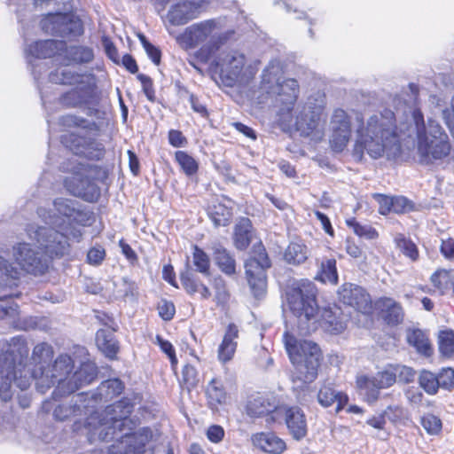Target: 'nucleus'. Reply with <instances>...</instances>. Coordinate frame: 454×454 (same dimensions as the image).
Instances as JSON below:
<instances>
[{
    "mask_svg": "<svg viewBox=\"0 0 454 454\" xmlns=\"http://www.w3.org/2000/svg\"><path fill=\"white\" fill-rule=\"evenodd\" d=\"M394 369L393 364H389L374 375L380 389L389 388L396 383Z\"/></svg>",
    "mask_w": 454,
    "mask_h": 454,
    "instance_id": "45",
    "label": "nucleus"
},
{
    "mask_svg": "<svg viewBox=\"0 0 454 454\" xmlns=\"http://www.w3.org/2000/svg\"><path fill=\"white\" fill-rule=\"evenodd\" d=\"M376 308L383 322L389 326L401 325L404 319V310L400 302L391 297L382 296L376 301Z\"/></svg>",
    "mask_w": 454,
    "mask_h": 454,
    "instance_id": "20",
    "label": "nucleus"
},
{
    "mask_svg": "<svg viewBox=\"0 0 454 454\" xmlns=\"http://www.w3.org/2000/svg\"><path fill=\"white\" fill-rule=\"evenodd\" d=\"M372 198L378 203L380 215L387 216L390 214L404 215L416 210L415 203L403 195H387L372 193Z\"/></svg>",
    "mask_w": 454,
    "mask_h": 454,
    "instance_id": "15",
    "label": "nucleus"
},
{
    "mask_svg": "<svg viewBox=\"0 0 454 454\" xmlns=\"http://www.w3.org/2000/svg\"><path fill=\"white\" fill-rule=\"evenodd\" d=\"M393 366L396 381L408 384L414 380L416 371L413 368L398 364H393Z\"/></svg>",
    "mask_w": 454,
    "mask_h": 454,
    "instance_id": "54",
    "label": "nucleus"
},
{
    "mask_svg": "<svg viewBox=\"0 0 454 454\" xmlns=\"http://www.w3.org/2000/svg\"><path fill=\"white\" fill-rule=\"evenodd\" d=\"M65 186L74 196L83 198L88 201H93L98 196L95 184L80 176L67 178Z\"/></svg>",
    "mask_w": 454,
    "mask_h": 454,
    "instance_id": "24",
    "label": "nucleus"
},
{
    "mask_svg": "<svg viewBox=\"0 0 454 454\" xmlns=\"http://www.w3.org/2000/svg\"><path fill=\"white\" fill-rule=\"evenodd\" d=\"M340 303L352 308L357 313L371 316L373 312V302L368 291L358 285L346 282L338 290Z\"/></svg>",
    "mask_w": 454,
    "mask_h": 454,
    "instance_id": "13",
    "label": "nucleus"
},
{
    "mask_svg": "<svg viewBox=\"0 0 454 454\" xmlns=\"http://www.w3.org/2000/svg\"><path fill=\"white\" fill-rule=\"evenodd\" d=\"M420 424L429 435H440L442 431L441 419L433 413L424 414L420 419Z\"/></svg>",
    "mask_w": 454,
    "mask_h": 454,
    "instance_id": "44",
    "label": "nucleus"
},
{
    "mask_svg": "<svg viewBox=\"0 0 454 454\" xmlns=\"http://www.w3.org/2000/svg\"><path fill=\"white\" fill-rule=\"evenodd\" d=\"M316 279L322 283L338 284L339 275L335 258H329L321 262Z\"/></svg>",
    "mask_w": 454,
    "mask_h": 454,
    "instance_id": "36",
    "label": "nucleus"
},
{
    "mask_svg": "<svg viewBox=\"0 0 454 454\" xmlns=\"http://www.w3.org/2000/svg\"><path fill=\"white\" fill-rule=\"evenodd\" d=\"M309 255V249L301 239L292 240L286 247L283 259L293 266H299L305 263Z\"/></svg>",
    "mask_w": 454,
    "mask_h": 454,
    "instance_id": "26",
    "label": "nucleus"
},
{
    "mask_svg": "<svg viewBox=\"0 0 454 454\" xmlns=\"http://www.w3.org/2000/svg\"><path fill=\"white\" fill-rule=\"evenodd\" d=\"M346 225L353 231V232L359 238L366 239H377L379 238L378 231L369 224H361L356 217L346 219Z\"/></svg>",
    "mask_w": 454,
    "mask_h": 454,
    "instance_id": "40",
    "label": "nucleus"
},
{
    "mask_svg": "<svg viewBox=\"0 0 454 454\" xmlns=\"http://www.w3.org/2000/svg\"><path fill=\"white\" fill-rule=\"evenodd\" d=\"M324 112V104L307 102L295 117L293 111L283 112L277 118V123L286 133L297 132L301 137H308L317 133Z\"/></svg>",
    "mask_w": 454,
    "mask_h": 454,
    "instance_id": "9",
    "label": "nucleus"
},
{
    "mask_svg": "<svg viewBox=\"0 0 454 454\" xmlns=\"http://www.w3.org/2000/svg\"><path fill=\"white\" fill-rule=\"evenodd\" d=\"M408 343L414 347L418 353L430 357L434 354V348L428 336L420 329L410 330L407 333Z\"/></svg>",
    "mask_w": 454,
    "mask_h": 454,
    "instance_id": "31",
    "label": "nucleus"
},
{
    "mask_svg": "<svg viewBox=\"0 0 454 454\" xmlns=\"http://www.w3.org/2000/svg\"><path fill=\"white\" fill-rule=\"evenodd\" d=\"M159 315L163 320H170L175 315V306L168 301H161L158 306Z\"/></svg>",
    "mask_w": 454,
    "mask_h": 454,
    "instance_id": "61",
    "label": "nucleus"
},
{
    "mask_svg": "<svg viewBox=\"0 0 454 454\" xmlns=\"http://www.w3.org/2000/svg\"><path fill=\"white\" fill-rule=\"evenodd\" d=\"M271 260L269 257L262 241L257 242V267L262 270L257 271V298L266 293L268 277L266 270L271 268Z\"/></svg>",
    "mask_w": 454,
    "mask_h": 454,
    "instance_id": "29",
    "label": "nucleus"
},
{
    "mask_svg": "<svg viewBox=\"0 0 454 454\" xmlns=\"http://www.w3.org/2000/svg\"><path fill=\"white\" fill-rule=\"evenodd\" d=\"M192 262L196 270L204 274H209L210 260L208 255L199 247H193Z\"/></svg>",
    "mask_w": 454,
    "mask_h": 454,
    "instance_id": "50",
    "label": "nucleus"
},
{
    "mask_svg": "<svg viewBox=\"0 0 454 454\" xmlns=\"http://www.w3.org/2000/svg\"><path fill=\"white\" fill-rule=\"evenodd\" d=\"M65 49V43L62 41L45 40L35 42L26 49V55L28 62H32V58L45 59L59 54Z\"/></svg>",
    "mask_w": 454,
    "mask_h": 454,
    "instance_id": "23",
    "label": "nucleus"
},
{
    "mask_svg": "<svg viewBox=\"0 0 454 454\" xmlns=\"http://www.w3.org/2000/svg\"><path fill=\"white\" fill-rule=\"evenodd\" d=\"M53 355V348L50 344L41 342L35 345L32 351L30 364H25L23 372L16 378V386L25 390L28 388L32 380H35L38 391L45 393L57 383L59 379L62 380L70 370L71 356L60 355L51 364Z\"/></svg>",
    "mask_w": 454,
    "mask_h": 454,
    "instance_id": "3",
    "label": "nucleus"
},
{
    "mask_svg": "<svg viewBox=\"0 0 454 454\" xmlns=\"http://www.w3.org/2000/svg\"><path fill=\"white\" fill-rule=\"evenodd\" d=\"M419 383L424 391L430 395H436L439 390L437 374L430 371L423 370L420 372L419 376Z\"/></svg>",
    "mask_w": 454,
    "mask_h": 454,
    "instance_id": "42",
    "label": "nucleus"
},
{
    "mask_svg": "<svg viewBox=\"0 0 454 454\" xmlns=\"http://www.w3.org/2000/svg\"><path fill=\"white\" fill-rule=\"evenodd\" d=\"M175 158L185 175L192 176L198 171V162L186 152L177 151L175 154Z\"/></svg>",
    "mask_w": 454,
    "mask_h": 454,
    "instance_id": "46",
    "label": "nucleus"
},
{
    "mask_svg": "<svg viewBox=\"0 0 454 454\" xmlns=\"http://www.w3.org/2000/svg\"><path fill=\"white\" fill-rule=\"evenodd\" d=\"M280 67L270 64L262 72L260 88L268 94L277 96L276 101L278 106V117L283 112L294 111V106L299 98L300 86L297 80L287 78L279 82Z\"/></svg>",
    "mask_w": 454,
    "mask_h": 454,
    "instance_id": "8",
    "label": "nucleus"
},
{
    "mask_svg": "<svg viewBox=\"0 0 454 454\" xmlns=\"http://www.w3.org/2000/svg\"><path fill=\"white\" fill-rule=\"evenodd\" d=\"M42 27L48 33L61 36L82 33V26L79 20H72L69 16L62 13L51 14L44 18Z\"/></svg>",
    "mask_w": 454,
    "mask_h": 454,
    "instance_id": "17",
    "label": "nucleus"
},
{
    "mask_svg": "<svg viewBox=\"0 0 454 454\" xmlns=\"http://www.w3.org/2000/svg\"><path fill=\"white\" fill-rule=\"evenodd\" d=\"M203 0H180L168 13V20L175 26H180L195 19L200 13Z\"/></svg>",
    "mask_w": 454,
    "mask_h": 454,
    "instance_id": "18",
    "label": "nucleus"
},
{
    "mask_svg": "<svg viewBox=\"0 0 454 454\" xmlns=\"http://www.w3.org/2000/svg\"><path fill=\"white\" fill-rule=\"evenodd\" d=\"M439 251L445 260L454 262V238L448 236L441 239Z\"/></svg>",
    "mask_w": 454,
    "mask_h": 454,
    "instance_id": "55",
    "label": "nucleus"
},
{
    "mask_svg": "<svg viewBox=\"0 0 454 454\" xmlns=\"http://www.w3.org/2000/svg\"><path fill=\"white\" fill-rule=\"evenodd\" d=\"M386 419L393 425H399L403 423L407 418V411L401 404H390L382 411Z\"/></svg>",
    "mask_w": 454,
    "mask_h": 454,
    "instance_id": "48",
    "label": "nucleus"
},
{
    "mask_svg": "<svg viewBox=\"0 0 454 454\" xmlns=\"http://www.w3.org/2000/svg\"><path fill=\"white\" fill-rule=\"evenodd\" d=\"M51 223L60 230L34 223L26 227L27 240H20L12 247L11 255L16 266L0 256V278L4 276L17 279L21 271L35 276L43 274L49 267L50 259L67 254L69 237L79 239L82 236L80 231L69 225L63 226L57 216L51 220Z\"/></svg>",
    "mask_w": 454,
    "mask_h": 454,
    "instance_id": "1",
    "label": "nucleus"
},
{
    "mask_svg": "<svg viewBox=\"0 0 454 454\" xmlns=\"http://www.w3.org/2000/svg\"><path fill=\"white\" fill-rule=\"evenodd\" d=\"M67 54L70 61L74 63L89 62L93 59V52L90 49L81 46H73L67 49Z\"/></svg>",
    "mask_w": 454,
    "mask_h": 454,
    "instance_id": "51",
    "label": "nucleus"
},
{
    "mask_svg": "<svg viewBox=\"0 0 454 454\" xmlns=\"http://www.w3.org/2000/svg\"><path fill=\"white\" fill-rule=\"evenodd\" d=\"M284 341L288 357L297 373L296 380L304 384L313 382L317 378L324 358L319 346L311 340H298L289 333H285Z\"/></svg>",
    "mask_w": 454,
    "mask_h": 454,
    "instance_id": "5",
    "label": "nucleus"
},
{
    "mask_svg": "<svg viewBox=\"0 0 454 454\" xmlns=\"http://www.w3.org/2000/svg\"><path fill=\"white\" fill-rule=\"evenodd\" d=\"M395 247L411 262H415L419 259V250L417 244L403 233H397L394 238Z\"/></svg>",
    "mask_w": 454,
    "mask_h": 454,
    "instance_id": "33",
    "label": "nucleus"
},
{
    "mask_svg": "<svg viewBox=\"0 0 454 454\" xmlns=\"http://www.w3.org/2000/svg\"><path fill=\"white\" fill-rule=\"evenodd\" d=\"M156 340H157V343L160 347V349L165 354L168 355V356L171 362V365H172L173 369H175V367L177 364V358L176 356V352H175V348H174L173 345L169 341L163 340L159 335H157Z\"/></svg>",
    "mask_w": 454,
    "mask_h": 454,
    "instance_id": "58",
    "label": "nucleus"
},
{
    "mask_svg": "<svg viewBox=\"0 0 454 454\" xmlns=\"http://www.w3.org/2000/svg\"><path fill=\"white\" fill-rule=\"evenodd\" d=\"M348 395L342 391H336L331 384H323L317 393V402L324 408L336 403L335 412H340L348 403Z\"/></svg>",
    "mask_w": 454,
    "mask_h": 454,
    "instance_id": "22",
    "label": "nucleus"
},
{
    "mask_svg": "<svg viewBox=\"0 0 454 454\" xmlns=\"http://www.w3.org/2000/svg\"><path fill=\"white\" fill-rule=\"evenodd\" d=\"M282 419L294 440L301 441L307 436L308 422L305 412L301 407L286 405Z\"/></svg>",
    "mask_w": 454,
    "mask_h": 454,
    "instance_id": "19",
    "label": "nucleus"
},
{
    "mask_svg": "<svg viewBox=\"0 0 454 454\" xmlns=\"http://www.w3.org/2000/svg\"><path fill=\"white\" fill-rule=\"evenodd\" d=\"M96 343L98 348L109 358H114L119 347L113 334L106 330H98L96 334Z\"/></svg>",
    "mask_w": 454,
    "mask_h": 454,
    "instance_id": "35",
    "label": "nucleus"
},
{
    "mask_svg": "<svg viewBox=\"0 0 454 454\" xmlns=\"http://www.w3.org/2000/svg\"><path fill=\"white\" fill-rule=\"evenodd\" d=\"M215 28L213 20L193 24L176 37L177 43L184 49H192L210 37Z\"/></svg>",
    "mask_w": 454,
    "mask_h": 454,
    "instance_id": "16",
    "label": "nucleus"
},
{
    "mask_svg": "<svg viewBox=\"0 0 454 454\" xmlns=\"http://www.w3.org/2000/svg\"><path fill=\"white\" fill-rule=\"evenodd\" d=\"M131 411L130 403L121 400L108 406L104 411L92 413L86 420L90 441H107L113 438L118 430L122 435L121 440L109 448L110 454H144L152 434L145 428L135 434L125 432Z\"/></svg>",
    "mask_w": 454,
    "mask_h": 454,
    "instance_id": "2",
    "label": "nucleus"
},
{
    "mask_svg": "<svg viewBox=\"0 0 454 454\" xmlns=\"http://www.w3.org/2000/svg\"><path fill=\"white\" fill-rule=\"evenodd\" d=\"M105 256V249L101 247H95L89 250L87 254V260L90 264L98 265L102 262Z\"/></svg>",
    "mask_w": 454,
    "mask_h": 454,
    "instance_id": "60",
    "label": "nucleus"
},
{
    "mask_svg": "<svg viewBox=\"0 0 454 454\" xmlns=\"http://www.w3.org/2000/svg\"><path fill=\"white\" fill-rule=\"evenodd\" d=\"M207 398L209 406L213 410H218L219 406L228 403L229 397L223 386L217 380H212L207 387Z\"/></svg>",
    "mask_w": 454,
    "mask_h": 454,
    "instance_id": "32",
    "label": "nucleus"
},
{
    "mask_svg": "<svg viewBox=\"0 0 454 454\" xmlns=\"http://www.w3.org/2000/svg\"><path fill=\"white\" fill-rule=\"evenodd\" d=\"M257 445L269 454H282L286 450L285 441L273 432L257 434Z\"/></svg>",
    "mask_w": 454,
    "mask_h": 454,
    "instance_id": "30",
    "label": "nucleus"
},
{
    "mask_svg": "<svg viewBox=\"0 0 454 454\" xmlns=\"http://www.w3.org/2000/svg\"><path fill=\"white\" fill-rule=\"evenodd\" d=\"M253 223L248 218H242L236 224L234 231V242L239 249H245L252 240Z\"/></svg>",
    "mask_w": 454,
    "mask_h": 454,
    "instance_id": "34",
    "label": "nucleus"
},
{
    "mask_svg": "<svg viewBox=\"0 0 454 454\" xmlns=\"http://www.w3.org/2000/svg\"><path fill=\"white\" fill-rule=\"evenodd\" d=\"M366 424L374 429L384 430L386 427L387 419L383 411L378 415H373L367 419Z\"/></svg>",
    "mask_w": 454,
    "mask_h": 454,
    "instance_id": "64",
    "label": "nucleus"
},
{
    "mask_svg": "<svg viewBox=\"0 0 454 454\" xmlns=\"http://www.w3.org/2000/svg\"><path fill=\"white\" fill-rule=\"evenodd\" d=\"M211 69L218 73L222 82L228 87H247L254 81V68L246 65L243 54L233 51H223L211 63Z\"/></svg>",
    "mask_w": 454,
    "mask_h": 454,
    "instance_id": "7",
    "label": "nucleus"
},
{
    "mask_svg": "<svg viewBox=\"0 0 454 454\" xmlns=\"http://www.w3.org/2000/svg\"><path fill=\"white\" fill-rule=\"evenodd\" d=\"M332 134L330 146L333 152L341 153L348 145L352 134L351 117L341 109H334L331 118Z\"/></svg>",
    "mask_w": 454,
    "mask_h": 454,
    "instance_id": "14",
    "label": "nucleus"
},
{
    "mask_svg": "<svg viewBox=\"0 0 454 454\" xmlns=\"http://www.w3.org/2000/svg\"><path fill=\"white\" fill-rule=\"evenodd\" d=\"M438 349L440 354L450 358L454 356V331L444 329L438 333L437 336Z\"/></svg>",
    "mask_w": 454,
    "mask_h": 454,
    "instance_id": "38",
    "label": "nucleus"
},
{
    "mask_svg": "<svg viewBox=\"0 0 454 454\" xmlns=\"http://www.w3.org/2000/svg\"><path fill=\"white\" fill-rule=\"evenodd\" d=\"M123 390L122 382L118 379H112L101 383L100 395L106 399H112L121 394Z\"/></svg>",
    "mask_w": 454,
    "mask_h": 454,
    "instance_id": "47",
    "label": "nucleus"
},
{
    "mask_svg": "<svg viewBox=\"0 0 454 454\" xmlns=\"http://www.w3.org/2000/svg\"><path fill=\"white\" fill-rule=\"evenodd\" d=\"M81 79L79 74H74L67 67H60L51 73L50 81L59 84H74Z\"/></svg>",
    "mask_w": 454,
    "mask_h": 454,
    "instance_id": "43",
    "label": "nucleus"
},
{
    "mask_svg": "<svg viewBox=\"0 0 454 454\" xmlns=\"http://www.w3.org/2000/svg\"><path fill=\"white\" fill-rule=\"evenodd\" d=\"M284 404H278L274 396H260L257 398V418L271 426L282 419L285 413Z\"/></svg>",
    "mask_w": 454,
    "mask_h": 454,
    "instance_id": "21",
    "label": "nucleus"
},
{
    "mask_svg": "<svg viewBox=\"0 0 454 454\" xmlns=\"http://www.w3.org/2000/svg\"><path fill=\"white\" fill-rule=\"evenodd\" d=\"M28 351L26 340L17 336L10 340L5 354L0 357V397L4 401L12 398V384H16V378L23 372Z\"/></svg>",
    "mask_w": 454,
    "mask_h": 454,
    "instance_id": "6",
    "label": "nucleus"
},
{
    "mask_svg": "<svg viewBox=\"0 0 454 454\" xmlns=\"http://www.w3.org/2000/svg\"><path fill=\"white\" fill-rule=\"evenodd\" d=\"M214 257L222 271L226 274L235 272V261L222 246L217 245L214 247Z\"/></svg>",
    "mask_w": 454,
    "mask_h": 454,
    "instance_id": "41",
    "label": "nucleus"
},
{
    "mask_svg": "<svg viewBox=\"0 0 454 454\" xmlns=\"http://www.w3.org/2000/svg\"><path fill=\"white\" fill-rule=\"evenodd\" d=\"M314 215L317 217V219L321 223L325 233H327L331 237H334V229L332 225L329 217L325 214L318 210L314 211Z\"/></svg>",
    "mask_w": 454,
    "mask_h": 454,
    "instance_id": "63",
    "label": "nucleus"
},
{
    "mask_svg": "<svg viewBox=\"0 0 454 454\" xmlns=\"http://www.w3.org/2000/svg\"><path fill=\"white\" fill-rule=\"evenodd\" d=\"M356 387L363 395L364 401L368 404H374L380 397V387L374 376L366 374L356 377Z\"/></svg>",
    "mask_w": 454,
    "mask_h": 454,
    "instance_id": "27",
    "label": "nucleus"
},
{
    "mask_svg": "<svg viewBox=\"0 0 454 454\" xmlns=\"http://www.w3.org/2000/svg\"><path fill=\"white\" fill-rule=\"evenodd\" d=\"M317 287L307 278L294 281L286 292V304L290 311L297 317L309 321L316 317L319 310L317 304Z\"/></svg>",
    "mask_w": 454,
    "mask_h": 454,
    "instance_id": "10",
    "label": "nucleus"
},
{
    "mask_svg": "<svg viewBox=\"0 0 454 454\" xmlns=\"http://www.w3.org/2000/svg\"><path fill=\"white\" fill-rule=\"evenodd\" d=\"M430 281L436 291L443 295L452 285L450 270L446 269L436 270L430 277Z\"/></svg>",
    "mask_w": 454,
    "mask_h": 454,
    "instance_id": "39",
    "label": "nucleus"
},
{
    "mask_svg": "<svg viewBox=\"0 0 454 454\" xmlns=\"http://www.w3.org/2000/svg\"><path fill=\"white\" fill-rule=\"evenodd\" d=\"M137 79L140 81L143 90L147 97V98L151 101H153L154 99V90L153 87V82L150 77L147 75H145L143 74H140L137 75Z\"/></svg>",
    "mask_w": 454,
    "mask_h": 454,
    "instance_id": "62",
    "label": "nucleus"
},
{
    "mask_svg": "<svg viewBox=\"0 0 454 454\" xmlns=\"http://www.w3.org/2000/svg\"><path fill=\"white\" fill-rule=\"evenodd\" d=\"M231 216V209L221 203L215 205L211 212V218L215 226L227 225L230 223Z\"/></svg>",
    "mask_w": 454,
    "mask_h": 454,
    "instance_id": "49",
    "label": "nucleus"
},
{
    "mask_svg": "<svg viewBox=\"0 0 454 454\" xmlns=\"http://www.w3.org/2000/svg\"><path fill=\"white\" fill-rule=\"evenodd\" d=\"M401 147L400 130L395 113L386 108L372 115L365 127L357 130L355 151L363 154L364 151L373 159L381 157L387 150Z\"/></svg>",
    "mask_w": 454,
    "mask_h": 454,
    "instance_id": "4",
    "label": "nucleus"
},
{
    "mask_svg": "<svg viewBox=\"0 0 454 454\" xmlns=\"http://www.w3.org/2000/svg\"><path fill=\"white\" fill-rule=\"evenodd\" d=\"M74 368L71 359L70 370L63 379L57 381L56 389L53 392L55 397L70 395L84 385L91 383L97 376V367L93 363H83L79 370L72 373Z\"/></svg>",
    "mask_w": 454,
    "mask_h": 454,
    "instance_id": "12",
    "label": "nucleus"
},
{
    "mask_svg": "<svg viewBox=\"0 0 454 454\" xmlns=\"http://www.w3.org/2000/svg\"><path fill=\"white\" fill-rule=\"evenodd\" d=\"M321 325L332 334L342 333L347 324L340 308H325L321 313Z\"/></svg>",
    "mask_w": 454,
    "mask_h": 454,
    "instance_id": "25",
    "label": "nucleus"
},
{
    "mask_svg": "<svg viewBox=\"0 0 454 454\" xmlns=\"http://www.w3.org/2000/svg\"><path fill=\"white\" fill-rule=\"evenodd\" d=\"M18 314V305L16 303L0 300V318L14 319Z\"/></svg>",
    "mask_w": 454,
    "mask_h": 454,
    "instance_id": "57",
    "label": "nucleus"
},
{
    "mask_svg": "<svg viewBox=\"0 0 454 454\" xmlns=\"http://www.w3.org/2000/svg\"><path fill=\"white\" fill-rule=\"evenodd\" d=\"M181 385L187 390L195 387L199 383L198 372L194 366L185 364L182 371Z\"/></svg>",
    "mask_w": 454,
    "mask_h": 454,
    "instance_id": "53",
    "label": "nucleus"
},
{
    "mask_svg": "<svg viewBox=\"0 0 454 454\" xmlns=\"http://www.w3.org/2000/svg\"><path fill=\"white\" fill-rule=\"evenodd\" d=\"M439 388L442 387L450 390L454 387V370L451 368H443L437 374Z\"/></svg>",
    "mask_w": 454,
    "mask_h": 454,
    "instance_id": "56",
    "label": "nucleus"
},
{
    "mask_svg": "<svg viewBox=\"0 0 454 454\" xmlns=\"http://www.w3.org/2000/svg\"><path fill=\"white\" fill-rule=\"evenodd\" d=\"M180 278L184 288L188 294H194L195 293H200L202 299H208L211 296L209 289L199 282L189 270L182 273Z\"/></svg>",
    "mask_w": 454,
    "mask_h": 454,
    "instance_id": "37",
    "label": "nucleus"
},
{
    "mask_svg": "<svg viewBox=\"0 0 454 454\" xmlns=\"http://www.w3.org/2000/svg\"><path fill=\"white\" fill-rule=\"evenodd\" d=\"M140 39L149 58L155 65H159L160 62V51H159V49H157L148 41H146L144 35L140 36Z\"/></svg>",
    "mask_w": 454,
    "mask_h": 454,
    "instance_id": "59",
    "label": "nucleus"
},
{
    "mask_svg": "<svg viewBox=\"0 0 454 454\" xmlns=\"http://www.w3.org/2000/svg\"><path fill=\"white\" fill-rule=\"evenodd\" d=\"M238 336V327L234 324H230L218 348L217 356L220 362L224 364L232 359L237 348L235 340Z\"/></svg>",
    "mask_w": 454,
    "mask_h": 454,
    "instance_id": "28",
    "label": "nucleus"
},
{
    "mask_svg": "<svg viewBox=\"0 0 454 454\" xmlns=\"http://www.w3.org/2000/svg\"><path fill=\"white\" fill-rule=\"evenodd\" d=\"M54 207L60 215L67 218L68 221L74 218L78 213L74 202L67 199H57L54 201Z\"/></svg>",
    "mask_w": 454,
    "mask_h": 454,
    "instance_id": "52",
    "label": "nucleus"
},
{
    "mask_svg": "<svg viewBox=\"0 0 454 454\" xmlns=\"http://www.w3.org/2000/svg\"><path fill=\"white\" fill-rule=\"evenodd\" d=\"M421 120L422 127L417 134V147L421 161L432 163L447 158L452 149L448 134L439 125L427 132L422 117Z\"/></svg>",
    "mask_w": 454,
    "mask_h": 454,
    "instance_id": "11",
    "label": "nucleus"
}]
</instances>
